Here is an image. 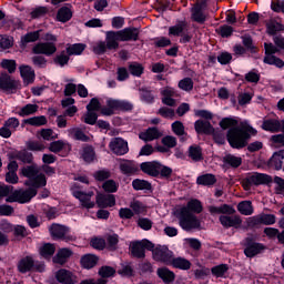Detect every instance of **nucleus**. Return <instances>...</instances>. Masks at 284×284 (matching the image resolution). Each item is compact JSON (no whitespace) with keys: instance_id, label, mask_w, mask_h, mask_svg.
Here are the masks:
<instances>
[{"instance_id":"obj_51","label":"nucleus","mask_w":284,"mask_h":284,"mask_svg":"<svg viewBox=\"0 0 284 284\" xmlns=\"http://www.w3.org/2000/svg\"><path fill=\"white\" fill-rule=\"evenodd\" d=\"M102 190H104L106 194H114L119 192V183L114 180H106L102 184Z\"/></svg>"},{"instance_id":"obj_54","label":"nucleus","mask_w":284,"mask_h":284,"mask_svg":"<svg viewBox=\"0 0 284 284\" xmlns=\"http://www.w3.org/2000/svg\"><path fill=\"white\" fill-rule=\"evenodd\" d=\"M268 168L276 170V172L283 170V160L273 153V155L267 161Z\"/></svg>"},{"instance_id":"obj_18","label":"nucleus","mask_w":284,"mask_h":284,"mask_svg":"<svg viewBox=\"0 0 284 284\" xmlns=\"http://www.w3.org/2000/svg\"><path fill=\"white\" fill-rule=\"evenodd\" d=\"M33 54H44V57H52L57 53V44L54 42H40L32 49Z\"/></svg>"},{"instance_id":"obj_39","label":"nucleus","mask_w":284,"mask_h":284,"mask_svg":"<svg viewBox=\"0 0 284 284\" xmlns=\"http://www.w3.org/2000/svg\"><path fill=\"white\" fill-rule=\"evenodd\" d=\"M132 187L135 190V192H141L143 190H146V192H152V183L148 180H141V179H135L132 181Z\"/></svg>"},{"instance_id":"obj_46","label":"nucleus","mask_w":284,"mask_h":284,"mask_svg":"<svg viewBox=\"0 0 284 284\" xmlns=\"http://www.w3.org/2000/svg\"><path fill=\"white\" fill-rule=\"evenodd\" d=\"M24 123H27V125H33L34 128H41V125L48 124V118H45V115H38L24 120Z\"/></svg>"},{"instance_id":"obj_64","label":"nucleus","mask_w":284,"mask_h":284,"mask_svg":"<svg viewBox=\"0 0 284 284\" xmlns=\"http://www.w3.org/2000/svg\"><path fill=\"white\" fill-rule=\"evenodd\" d=\"M271 10L277 14H284V0H272Z\"/></svg>"},{"instance_id":"obj_15","label":"nucleus","mask_w":284,"mask_h":284,"mask_svg":"<svg viewBox=\"0 0 284 284\" xmlns=\"http://www.w3.org/2000/svg\"><path fill=\"white\" fill-rule=\"evenodd\" d=\"M10 161L16 160L20 161L24 165H32L34 163V155L32 152H29L28 149H22V150H16L11 154H9Z\"/></svg>"},{"instance_id":"obj_32","label":"nucleus","mask_w":284,"mask_h":284,"mask_svg":"<svg viewBox=\"0 0 284 284\" xmlns=\"http://www.w3.org/2000/svg\"><path fill=\"white\" fill-rule=\"evenodd\" d=\"M120 171L125 176H132V174H136L139 172V166L134 163V161L125 160L120 163Z\"/></svg>"},{"instance_id":"obj_29","label":"nucleus","mask_w":284,"mask_h":284,"mask_svg":"<svg viewBox=\"0 0 284 284\" xmlns=\"http://www.w3.org/2000/svg\"><path fill=\"white\" fill-rule=\"evenodd\" d=\"M139 92H140V101H142V103H146V105L154 104V101L156 99V97H154V91H152L148 87H142L139 89Z\"/></svg>"},{"instance_id":"obj_20","label":"nucleus","mask_w":284,"mask_h":284,"mask_svg":"<svg viewBox=\"0 0 284 284\" xmlns=\"http://www.w3.org/2000/svg\"><path fill=\"white\" fill-rule=\"evenodd\" d=\"M72 254H74V252L69 247L59 248L57 254L52 257V263H54V265L63 266L70 261Z\"/></svg>"},{"instance_id":"obj_5","label":"nucleus","mask_w":284,"mask_h":284,"mask_svg":"<svg viewBox=\"0 0 284 284\" xmlns=\"http://www.w3.org/2000/svg\"><path fill=\"white\" fill-rule=\"evenodd\" d=\"M141 29L126 27L119 31H106L108 50H119V41H139Z\"/></svg>"},{"instance_id":"obj_56","label":"nucleus","mask_w":284,"mask_h":284,"mask_svg":"<svg viewBox=\"0 0 284 284\" xmlns=\"http://www.w3.org/2000/svg\"><path fill=\"white\" fill-rule=\"evenodd\" d=\"M110 176H112V173L108 169L98 170L93 173L94 180L99 181L100 183H103V181H109L108 179H110Z\"/></svg>"},{"instance_id":"obj_53","label":"nucleus","mask_w":284,"mask_h":284,"mask_svg":"<svg viewBox=\"0 0 284 284\" xmlns=\"http://www.w3.org/2000/svg\"><path fill=\"white\" fill-rule=\"evenodd\" d=\"M263 62L266 63V65H275V68H280V70L284 68L283 59L276 55L264 57Z\"/></svg>"},{"instance_id":"obj_27","label":"nucleus","mask_w":284,"mask_h":284,"mask_svg":"<svg viewBox=\"0 0 284 284\" xmlns=\"http://www.w3.org/2000/svg\"><path fill=\"white\" fill-rule=\"evenodd\" d=\"M21 79H23V82L30 85V83H34V70H32V67L22 64L19 68Z\"/></svg>"},{"instance_id":"obj_40","label":"nucleus","mask_w":284,"mask_h":284,"mask_svg":"<svg viewBox=\"0 0 284 284\" xmlns=\"http://www.w3.org/2000/svg\"><path fill=\"white\" fill-rule=\"evenodd\" d=\"M237 212L243 216H252L254 214V206L252 205V201H242L237 204Z\"/></svg>"},{"instance_id":"obj_10","label":"nucleus","mask_w":284,"mask_h":284,"mask_svg":"<svg viewBox=\"0 0 284 284\" xmlns=\"http://www.w3.org/2000/svg\"><path fill=\"white\" fill-rule=\"evenodd\" d=\"M21 88V82L19 80L12 79L8 73L0 74V90L7 92L8 94H17V90Z\"/></svg>"},{"instance_id":"obj_7","label":"nucleus","mask_w":284,"mask_h":284,"mask_svg":"<svg viewBox=\"0 0 284 284\" xmlns=\"http://www.w3.org/2000/svg\"><path fill=\"white\" fill-rule=\"evenodd\" d=\"M134 104L129 100H119L109 98L106 100V106H102L101 114L103 116H113L116 112H132Z\"/></svg>"},{"instance_id":"obj_30","label":"nucleus","mask_w":284,"mask_h":284,"mask_svg":"<svg viewBox=\"0 0 284 284\" xmlns=\"http://www.w3.org/2000/svg\"><path fill=\"white\" fill-rule=\"evenodd\" d=\"M131 256L133 258H145V248L142 241H134L130 245Z\"/></svg>"},{"instance_id":"obj_47","label":"nucleus","mask_w":284,"mask_h":284,"mask_svg":"<svg viewBox=\"0 0 284 284\" xmlns=\"http://www.w3.org/2000/svg\"><path fill=\"white\" fill-rule=\"evenodd\" d=\"M216 34L222 37V39H230L234 34V28L230 24H222L215 29Z\"/></svg>"},{"instance_id":"obj_62","label":"nucleus","mask_w":284,"mask_h":284,"mask_svg":"<svg viewBox=\"0 0 284 284\" xmlns=\"http://www.w3.org/2000/svg\"><path fill=\"white\" fill-rule=\"evenodd\" d=\"M1 68H3V70H8L9 74H14V72H17V61L3 59L1 61Z\"/></svg>"},{"instance_id":"obj_63","label":"nucleus","mask_w":284,"mask_h":284,"mask_svg":"<svg viewBox=\"0 0 284 284\" xmlns=\"http://www.w3.org/2000/svg\"><path fill=\"white\" fill-rule=\"evenodd\" d=\"M171 130L173 133H175L176 136H185V125H183V122L175 121L171 124Z\"/></svg>"},{"instance_id":"obj_24","label":"nucleus","mask_w":284,"mask_h":284,"mask_svg":"<svg viewBox=\"0 0 284 284\" xmlns=\"http://www.w3.org/2000/svg\"><path fill=\"white\" fill-rule=\"evenodd\" d=\"M160 94L162 97L163 105H168L169 108H174L176 105V100L174 97V89L171 87H164L160 90Z\"/></svg>"},{"instance_id":"obj_31","label":"nucleus","mask_w":284,"mask_h":284,"mask_svg":"<svg viewBox=\"0 0 284 284\" xmlns=\"http://www.w3.org/2000/svg\"><path fill=\"white\" fill-rule=\"evenodd\" d=\"M187 30V21L178 20L175 26L169 28V37H181Z\"/></svg>"},{"instance_id":"obj_57","label":"nucleus","mask_w":284,"mask_h":284,"mask_svg":"<svg viewBox=\"0 0 284 284\" xmlns=\"http://www.w3.org/2000/svg\"><path fill=\"white\" fill-rule=\"evenodd\" d=\"M14 45V38L8 36V34H1L0 36V48L2 50H10Z\"/></svg>"},{"instance_id":"obj_45","label":"nucleus","mask_w":284,"mask_h":284,"mask_svg":"<svg viewBox=\"0 0 284 284\" xmlns=\"http://www.w3.org/2000/svg\"><path fill=\"white\" fill-rule=\"evenodd\" d=\"M191 19L195 21V23H200L201 26H203V23L207 21V18L205 17L203 10L194 7L191 9Z\"/></svg>"},{"instance_id":"obj_25","label":"nucleus","mask_w":284,"mask_h":284,"mask_svg":"<svg viewBox=\"0 0 284 284\" xmlns=\"http://www.w3.org/2000/svg\"><path fill=\"white\" fill-rule=\"evenodd\" d=\"M72 4L67 3L65 6L61 7L57 12V21L60 23H68L72 19Z\"/></svg>"},{"instance_id":"obj_11","label":"nucleus","mask_w":284,"mask_h":284,"mask_svg":"<svg viewBox=\"0 0 284 284\" xmlns=\"http://www.w3.org/2000/svg\"><path fill=\"white\" fill-rule=\"evenodd\" d=\"M265 250V245L255 242L254 235H250L245 239L244 254L247 258H254V256L261 254Z\"/></svg>"},{"instance_id":"obj_9","label":"nucleus","mask_w":284,"mask_h":284,"mask_svg":"<svg viewBox=\"0 0 284 284\" xmlns=\"http://www.w3.org/2000/svg\"><path fill=\"white\" fill-rule=\"evenodd\" d=\"M270 183H272V178L268 174L258 172L248 174L242 181V185L245 192H250V190H252V185H270Z\"/></svg>"},{"instance_id":"obj_59","label":"nucleus","mask_w":284,"mask_h":284,"mask_svg":"<svg viewBox=\"0 0 284 284\" xmlns=\"http://www.w3.org/2000/svg\"><path fill=\"white\" fill-rule=\"evenodd\" d=\"M98 274L101 276V278H112V276L116 274V270H114L112 266L104 265L100 267Z\"/></svg>"},{"instance_id":"obj_13","label":"nucleus","mask_w":284,"mask_h":284,"mask_svg":"<svg viewBox=\"0 0 284 284\" xmlns=\"http://www.w3.org/2000/svg\"><path fill=\"white\" fill-rule=\"evenodd\" d=\"M49 232L53 241H72V236L67 235L70 232V227L65 225L53 223L49 227Z\"/></svg>"},{"instance_id":"obj_3","label":"nucleus","mask_w":284,"mask_h":284,"mask_svg":"<svg viewBox=\"0 0 284 284\" xmlns=\"http://www.w3.org/2000/svg\"><path fill=\"white\" fill-rule=\"evenodd\" d=\"M29 189L16 190L8 199L7 203H20L21 205L30 203L34 196H37V190L45 187L48 185V179L43 173H37L32 180L26 182Z\"/></svg>"},{"instance_id":"obj_28","label":"nucleus","mask_w":284,"mask_h":284,"mask_svg":"<svg viewBox=\"0 0 284 284\" xmlns=\"http://www.w3.org/2000/svg\"><path fill=\"white\" fill-rule=\"evenodd\" d=\"M187 156H189V159L194 161V163H201V161H203V159H204L203 158V148H201V145H199V144H193V145L189 146Z\"/></svg>"},{"instance_id":"obj_48","label":"nucleus","mask_w":284,"mask_h":284,"mask_svg":"<svg viewBox=\"0 0 284 284\" xmlns=\"http://www.w3.org/2000/svg\"><path fill=\"white\" fill-rule=\"evenodd\" d=\"M230 270V265L227 264H219L211 268V274L215 276L216 278H223L225 274H227V271Z\"/></svg>"},{"instance_id":"obj_19","label":"nucleus","mask_w":284,"mask_h":284,"mask_svg":"<svg viewBox=\"0 0 284 284\" xmlns=\"http://www.w3.org/2000/svg\"><path fill=\"white\" fill-rule=\"evenodd\" d=\"M222 163L224 170H239L243 165V158L229 153L222 158Z\"/></svg>"},{"instance_id":"obj_22","label":"nucleus","mask_w":284,"mask_h":284,"mask_svg":"<svg viewBox=\"0 0 284 284\" xmlns=\"http://www.w3.org/2000/svg\"><path fill=\"white\" fill-rule=\"evenodd\" d=\"M93 194L94 193L92 192L85 193L83 191H73L74 199H78L82 207H85V210H92L94 207V202H91Z\"/></svg>"},{"instance_id":"obj_1","label":"nucleus","mask_w":284,"mask_h":284,"mask_svg":"<svg viewBox=\"0 0 284 284\" xmlns=\"http://www.w3.org/2000/svg\"><path fill=\"white\" fill-rule=\"evenodd\" d=\"M222 130H227L226 141L233 150H243L247 148V141L252 139V134H256V129L250 124L239 125V120L234 118H223L220 123Z\"/></svg>"},{"instance_id":"obj_52","label":"nucleus","mask_w":284,"mask_h":284,"mask_svg":"<svg viewBox=\"0 0 284 284\" xmlns=\"http://www.w3.org/2000/svg\"><path fill=\"white\" fill-rule=\"evenodd\" d=\"M129 72L132 77H141L145 72V67L139 62H131L129 64Z\"/></svg>"},{"instance_id":"obj_58","label":"nucleus","mask_w":284,"mask_h":284,"mask_svg":"<svg viewBox=\"0 0 284 284\" xmlns=\"http://www.w3.org/2000/svg\"><path fill=\"white\" fill-rule=\"evenodd\" d=\"M154 48H170L172 45V40L168 37H156L153 38Z\"/></svg>"},{"instance_id":"obj_12","label":"nucleus","mask_w":284,"mask_h":284,"mask_svg":"<svg viewBox=\"0 0 284 284\" xmlns=\"http://www.w3.org/2000/svg\"><path fill=\"white\" fill-rule=\"evenodd\" d=\"M173 256L174 252L170 251L168 246L159 245L153 250V261H156L158 263L170 265Z\"/></svg>"},{"instance_id":"obj_35","label":"nucleus","mask_w":284,"mask_h":284,"mask_svg":"<svg viewBox=\"0 0 284 284\" xmlns=\"http://www.w3.org/2000/svg\"><path fill=\"white\" fill-rule=\"evenodd\" d=\"M159 278L163 281L164 284H171L174 283V278H176V275L174 272L170 271L168 267H160L156 272Z\"/></svg>"},{"instance_id":"obj_16","label":"nucleus","mask_w":284,"mask_h":284,"mask_svg":"<svg viewBox=\"0 0 284 284\" xmlns=\"http://www.w3.org/2000/svg\"><path fill=\"white\" fill-rule=\"evenodd\" d=\"M54 278L60 284H77L79 282L75 274L67 268H59L54 274Z\"/></svg>"},{"instance_id":"obj_37","label":"nucleus","mask_w":284,"mask_h":284,"mask_svg":"<svg viewBox=\"0 0 284 284\" xmlns=\"http://www.w3.org/2000/svg\"><path fill=\"white\" fill-rule=\"evenodd\" d=\"M261 128L265 132H281V121L276 119H267L263 121Z\"/></svg>"},{"instance_id":"obj_8","label":"nucleus","mask_w":284,"mask_h":284,"mask_svg":"<svg viewBox=\"0 0 284 284\" xmlns=\"http://www.w3.org/2000/svg\"><path fill=\"white\" fill-rule=\"evenodd\" d=\"M18 272L20 274H28L30 272H45V264L43 262L34 261L33 256L27 255L18 262Z\"/></svg>"},{"instance_id":"obj_42","label":"nucleus","mask_w":284,"mask_h":284,"mask_svg":"<svg viewBox=\"0 0 284 284\" xmlns=\"http://www.w3.org/2000/svg\"><path fill=\"white\" fill-rule=\"evenodd\" d=\"M53 63L60 68H65V65L70 63V53L67 52V49L55 54L53 58Z\"/></svg>"},{"instance_id":"obj_49","label":"nucleus","mask_w":284,"mask_h":284,"mask_svg":"<svg viewBox=\"0 0 284 284\" xmlns=\"http://www.w3.org/2000/svg\"><path fill=\"white\" fill-rule=\"evenodd\" d=\"M21 174L26 179H29V181H32L34 179V176L37 174H39V168H37V165H34V164L24 166L21 170Z\"/></svg>"},{"instance_id":"obj_21","label":"nucleus","mask_w":284,"mask_h":284,"mask_svg":"<svg viewBox=\"0 0 284 284\" xmlns=\"http://www.w3.org/2000/svg\"><path fill=\"white\" fill-rule=\"evenodd\" d=\"M194 130L196 134H206V136L214 134V125H212L210 121L203 119L194 122Z\"/></svg>"},{"instance_id":"obj_2","label":"nucleus","mask_w":284,"mask_h":284,"mask_svg":"<svg viewBox=\"0 0 284 284\" xmlns=\"http://www.w3.org/2000/svg\"><path fill=\"white\" fill-rule=\"evenodd\" d=\"M203 212V203L197 199L190 200L185 206L176 211V219L179 225L184 232H192V230H201V220L196 214Z\"/></svg>"},{"instance_id":"obj_26","label":"nucleus","mask_w":284,"mask_h":284,"mask_svg":"<svg viewBox=\"0 0 284 284\" xmlns=\"http://www.w3.org/2000/svg\"><path fill=\"white\" fill-rule=\"evenodd\" d=\"M81 159L89 165L90 163H94V161H97V151H94V146L85 144L81 151Z\"/></svg>"},{"instance_id":"obj_55","label":"nucleus","mask_w":284,"mask_h":284,"mask_svg":"<svg viewBox=\"0 0 284 284\" xmlns=\"http://www.w3.org/2000/svg\"><path fill=\"white\" fill-rule=\"evenodd\" d=\"M37 112H39V105L29 103L21 108L19 115L20 116H30V114H37Z\"/></svg>"},{"instance_id":"obj_38","label":"nucleus","mask_w":284,"mask_h":284,"mask_svg":"<svg viewBox=\"0 0 284 284\" xmlns=\"http://www.w3.org/2000/svg\"><path fill=\"white\" fill-rule=\"evenodd\" d=\"M54 252H57V246L52 243H44L39 248V254L42 256V258H45V261H50L52 256H54Z\"/></svg>"},{"instance_id":"obj_36","label":"nucleus","mask_w":284,"mask_h":284,"mask_svg":"<svg viewBox=\"0 0 284 284\" xmlns=\"http://www.w3.org/2000/svg\"><path fill=\"white\" fill-rule=\"evenodd\" d=\"M215 183L216 175L212 173L202 174L196 178V184L203 185L204 187H212V185H215Z\"/></svg>"},{"instance_id":"obj_60","label":"nucleus","mask_w":284,"mask_h":284,"mask_svg":"<svg viewBox=\"0 0 284 284\" xmlns=\"http://www.w3.org/2000/svg\"><path fill=\"white\" fill-rule=\"evenodd\" d=\"M246 225L248 230H258V227L263 225L261 221V214L248 217L246 220Z\"/></svg>"},{"instance_id":"obj_23","label":"nucleus","mask_w":284,"mask_h":284,"mask_svg":"<svg viewBox=\"0 0 284 284\" xmlns=\"http://www.w3.org/2000/svg\"><path fill=\"white\" fill-rule=\"evenodd\" d=\"M41 34H43V30L41 29L27 32L24 36L21 37L20 48L22 50H26V48H28V43H36V41H39V39H41Z\"/></svg>"},{"instance_id":"obj_61","label":"nucleus","mask_w":284,"mask_h":284,"mask_svg":"<svg viewBox=\"0 0 284 284\" xmlns=\"http://www.w3.org/2000/svg\"><path fill=\"white\" fill-rule=\"evenodd\" d=\"M244 80L246 83H258L261 81V73H258V70L253 69L245 74Z\"/></svg>"},{"instance_id":"obj_33","label":"nucleus","mask_w":284,"mask_h":284,"mask_svg":"<svg viewBox=\"0 0 284 284\" xmlns=\"http://www.w3.org/2000/svg\"><path fill=\"white\" fill-rule=\"evenodd\" d=\"M98 263L99 256L94 254H85L80 260V264L84 270H92V267H97Z\"/></svg>"},{"instance_id":"obj_4","label":"nucleus","mask_w":284,"mask_h":284,"mask_svg":"<svg viewBox=\"0 0 284 284\" xmlns=\"http://www.w3.org/2000/svg\"><path fill=\"white\" fill-rule=\"evenodd\" d=\"M209 212L213 216L215 214H222L219 216V221L225 230H230V227L241 230V225H243V219H241V215H234L236 214V210L230 204H222L221 206L211 205L209 206Z\"/></svg>"},{"instance_id":"obj_6","label":"nucleus","mask_w":284,"mask_h":284,"mask_svg":"<svg viewBox=\"0 0 284 284\" xmlns=\"http://www.w3.org/2000/svg\"><path fill=\"white\" fill-rule=\"evenodd\" d=\"M140 170L143 174L151 176L152 179L169 180L172 178V168L162 164L159 161H148L140 164Z\"/></svg>"},{"instance_id":"obj_44","label":"nucleus","mask_w":284,"mask_h":284,"mask_svg":"<svg viewBox=\"0 0 284 284\" xmlns=\"http://www.w3.org/2000/svg\"><path fill=\"white\" fill-rule=\"evenodd\" d=\"M284 27L276 20H271L266 23V32L270 37H274L277 32H283Z\"/></svg>"},{"instance_id":"obj_17","label":"nucleus","mask_w":284,"mask_h":284,"mask_svg":"<svg viewBox=\"0 0 284 284\" xmlns=\"http://www.w3.org/2000/svg\"><path fill=\"white\" fill-rule=\"evenodd\" d=\"M95 203L100 210L114 207V205H116V196H114V194L109 193H98L95 196Z\"/></svg>"},{"instance_id":"obj_50","label":"nucleus","mask_w":284,"mask_h":284,"mask_svg":"<svg viewBox=\"0 0 284 284\" xmlns=\"http://www.w3.org/2000/svg\"><path fill=\"white\" fill-rule=\"evenodd\" d=\"M242 43L251 54H256V45H254V39H252V36L250 34H244L241 37Z\"/></svg>"},{"instance_id":"obj_34","label":"nucleus","mask_w":284,"mask_h":284,"mask_svg":"<svg viewBox=\"0 0 284 284\" xmlns=\"http://www.w3.org/2000/svg\"><path fill=\"white\" fill-rule=\"evenodd\" d=\"M169 265H172L175 270L187 271L192 267V262L185 257H172Z\"/></svg>"},{"instance_id":"obj_14","label":"nucleus","mask_w":284,"mask_h":284,"mask_svg":"<svg viewBox=\"0 0 284 284\" xmlns=\"http://www.w3.org/2000/svg\"><path fill=\"white\" fill-rule=\"evenodd\" d=\"M109 149L113 154H116V156H123L130 152L128 141L123 138H113L109 143Z\"/></svg>"},{"instance_id":"obj_43","label":"nucleus","mask_w":284,"mask_h":284,"mask_svg":"<svg viewBox=\"0 0 284 284\" xmlns=\"http://www.w3.org/2000/svg\"><path fill=\"white\" fill-rule=\"evenodd\" d=\"M87 45L84 43H74L67 47V54L70 57H79L83 54L85 51Z\"/></svg>"},{"instance_id":"obj_41","label":"nucleus","mask_w":284,"mask_h":284,"mask_svg":"<svg viewBox=\"0 0 284 284\" xmlns=\"http://www.w3.org/2000/svg\"><path fill=\"white\" fill-rule=\"evenodd\" d=\"M142 141H154L156 139H161V131L156 126L149 128L146 132L140 135Z\"/></svg>"}]
</instances>
